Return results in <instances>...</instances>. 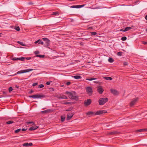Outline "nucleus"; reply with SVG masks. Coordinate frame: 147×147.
<instances>
[{
	"instance_id": "f257e3e1",
	"label": "nucleus",
	"mask_w": 147,
	"mask_h": 147,
	"mask_svg": "<svg viewBox=\"0 0 147 147\" xmlns=\"http://www.w3.org/2000/svg\"><path fill=\"white\" fill-rule=\"evenodd\" d=\"M65 94L68 95L69 98L71 99L77 100L78 99V97L76 95V93L74 92H70L68 91H66Z\"/></svg>"
},
{
	"instance_id": "f03ea898",
	"label": "nucleus",
	"mask_w": 147,
	"mask_h": 147,
	"mask_svg": "<svg viewBox=\"0 0 147 147\" xmlns=\"http://www.w3.org/2000/svg\"><path fill=\"white\" fill-rule=\"evenodd\" d=\"M108 101V99L107 98H101L98 100V103L100 105H103Z\"/></svg>"
},
{
	"instance_id": "7ed1b4c3",
	"label": "nucleus",
	"mask_w": 147,
	"mask_h": 147,
	"mask_svg": "<svg viewBox=\"0 0 147 147\" xmlns=\"http://www.w3.org/2000/svg\"><path fill=\"white\" fill-rule=\"evenodd\" d=\"M42 39L45 42V44H44L45 47H47L49 45L50 41L49 39L46 38H43Z\"/></svg>"
},
{
	"instance_id": "20e7f679",
	"label": "nucleus",
	"mask_w": 147,
	"mask_h": 147,
	"mask_svg": "<svg viewBox=\"0 0 147 147\" xmlns=\"http://www.w3.org/2000/svg\"><path fill=\"white\" fill-rule=\"evenodd\" d=\"M33 69H27L21 70L17 72V74H20L25 73L29 72L30 71L33 70Z\"/></svg>"
},
{
	"instance_id": "39448f33",
	"label": "nucleus",
	"mask_w": 147,
	"mask_h": 147,
	"mask_svg": "<svg viewBox=\"0 0 147 147\" xmlns=\"http://www.w3.org/2000/svg\"><path fill=\"white\" fill-rule=\"evenodd\" d=\"M45 96L43 95L35 94L32 96H29L30 98H41L44 97Z\"/></svg>"
},
{
	"instance_id": "423d86ee",
	"label": "nucleus",
	"mask_w": 147,
	"mask_h": 147,
	"mask_svg": "<svg viewBox=\"0 0 147 147\" xmlns=\"http://www.w3.org/2000/svg\"><path fill=\"white\" fill-rule=\"evenodd\" d=\"M86 90L88 94L89 95H91L92 93V88L90 87H87L86 88Z\"/></svg>"
},
{
	"instance_id": "0eeeda50",
	"label": "nucleus",
	"mask_w": 147,
	"mask_h": 147,
	"mask_svg": "<svg viewBox=\"0 0 147 147\" xmlns=\"http://www.w3.org/2000/svg\"><path fill=\"white\" fill-rule=\"evenodd\" d=\"M107 112V111L105 110L98 111H97L96 112H95V115H99L104 113H106Z\"/></svg>"
},
{
	"instance_id": "6e6552de",
	"label": "nucleus",
	"mask_w": 147,
	"mask_h": 147,
	"mask_svg": "<svg viewBox=\"0 0 147 147\" xmlns=\"http://www.w3.org/2000/svg\"><path fill=\"white\" fill-rule=\"evenodd\" d=\"M138 98L134 99L130 103V106H132L134 105L136 103L137 101L138 100Z\"/></svg>"
},
{
	"instance_id": "1a4fd4ad",
	"label": "nucleus",
	"mask_w": 147,
	"mask_h": 147,
	"mask_svg": "<svg viewBox=\"0 0 147 147\" xmlns=\"http://www.w3.org/2000/svg\"><path fill=\"white\" fill-rule=\"evenodd\" d=\"M91 102V100L90 99H88L87 100H85L84 102V104L85 106H87L89 105Z\"/></svg>"
},
{
	"instance_id": "9d476101",
	"label": "nucleus",
	"mask_w": 147,
	"mask_h": 147,
	"mask_svg": "<svg viewBox=\"0 0 147 147\" xmlns=\"http://www.w3.org/2000/svg\"><path fill=\"white\" fill-rule=\"evenodd\" d=\"M132 28L131 27H127L125 28H123V29H121L120 30V31L123 32H126L130 30Z\"/></svg>"
},
{
	"instance_id": "9b49d317",
	"label": "nucleus",
	"mask_w": 147,
	"mask_h": 147,
	"mask_svg": "<svg viewBox=\"0 0 147 147\" xmlns=\"http://www.w3.org/2000/svg\"><path fill=\"white\" fill-rule=\"evenodd\" d=\"M110 91L111 93L114 95H118L119 94V92L115 89H111Z\"/></svg>"
},
{
	"instance_id": "f8f14e48",
	"label": "nucleus",
	"mask_w": 147,
	"mask_h": 147,
	"mask_svg": "<svg viewBox=\"0 0 147 147\" xmlns=\"http://www.w3.org/2000/svg\"><path fill=\"white\" fill-rule=\"evenodd\" d=\"M57 98L58 99H67V96L61 94L59 96H58Z\"/></svg>"
},
{
	"instance_id": "ddd939ff",
	"label": "nucleus",
	"mask_w": 147,
	"mask_h": 147,
	"mask_svg": "<svg viewBox=\"0 0 147 147\" xmlns=\"http://www.w3.org/2000/svg\"><path fill=\"white\" fill-rule=\"evenodd\" d=\"M74 115V114L73 113H71L68 114L67 115V117L66 119L67 120H69L71 119Z\"/></svg>"
},
{
	"instance_id": "4468645a",
	"label": "nucleus",
	"mask_w": 147,
	"mask_h": 147,
	"mask_svg": "<svg viewBox=\"0 0 147 147\" xmlns=\"http://www.w3.org/2000/svg\"><path fill=\"white\" fill-rule=\"evenodd\" d=\"M38 127V126L36 125H34L30 128L29 129V130L30 131L34 130L37 129Z\"/></svg>"
},
{
	"instance_id": "2eb2a0df",
	"label": "nucleus",
	"mask_w": 147,
	"mask_h": 147,
	"mask_svg": "<svg viewBox=\"0 0 147 147\" xmlns=\"http://www.w3.org/2000/svg\"><path fill=\"white\" fill-rule=\"evenodd\" d=\"M86 115H89V117L91 116L92 115H95V112H93L92 111H89L87 112L86 113Z\"/></svg>"
},
{
	"instance_id": "dca6fc26",
	"label": "nucleus",
	"mask_w": 147,
	"mask_h": 147,
	"mask_svg": "<svg viewBox=\"0 0 147 147\" xmlns=\"http://www.w3.org/2000/svg\"><path fill=\"white\" fill-rule=\"evenodd\" d=\"M32 143H25L23 144V146H32Z\"/></svg>"
},
{
	"instance_id": "f3484780",
	"label": "nucleus",
	"mask_w": 147,
	"mask_h": 147,
	"mask_svg": "<svg viewBox=\"0 0 147 147\" xmlns=\"http://www.w3.org/2000/svg\"><path fill=\"white\" fill-rule=\"evenodd\" d=\"M103 91V89L101 87H99L98 89V91L100 94H102Z\"/></svg>"
},
{
	"instance_id": "a211bd4d",
	"label": "nucleus",
	"mask_w": 147,
	"mask_h": 147,
	"mask_svg": "<svg viewBox=\"0 0 147 147\" xmlns=\"http://www.w3.org/2000/svg\"><path fill=\"white\" fill-rule=\"evenodd\" d=\"M34 43H38V44H41L42 45H43V42L40 39H39L38 40L34 42Z\"/></svg>"
},
{
	"instance_id": "6ab92c4d",
	"label": "nucleus",
	"mask_w": 147,
	"mask_h": 147,
	"mask_svg": "<svg viewBox=\"0 0 147 147\" xmlns=\"http://www.w3.org/2000/svg\"><path fill=\"white\" fill-rule=\"evenodd\" d=\"M136 131L137 132H140L142 131L147 132V128L139 129L137 130Z\"/></svg>"
},
{
	"instance_id": "aec40b11",
	"label": "nucleus",
	"mask_w": 147,
	"mask_h": 147,
	"mask_svg": "<svg viewBox=\"0 0 147 147\" xmlns=\"http://www.w3.org/2000/svg\"><path fill=\"white\" fill-rule=\"evenodd\" d=\"M72 77L76 79H81L82 77L80 76L76 75L72 76Z\"/></svg>"
},
{
	"instance_id": "412c9836",
	"label": "nucleus",
	"mask_w": 147,
	"mask_h": 147,
	"mask_svg": "<svg viewBox=\"0 0 147 147\" xmlns=\"http://www.w3.org/2000/svg\"><path fill=\"white\" fill-rule=\"evenodd\" d=\"M51 111V109H47V110H45L42 111V113H49V112H50Z\"/></svg>"
},
{
	"instance_id": "4be33fe9",
	"label": "nucleus",
	"mask_w": 147,
	"mask_h": 147,
	"mask_svg": "<svg viewBox=\"0 0 147 147\" xmlns=\"http://www.w3.org/2000/svg\"><path fill=\"white\" fill-rule=\"evenodd\" d=\"M104 79L107 80H111L112 78L111 77H104Z\"/></svg>"
},
{
	"instance_id": "5701e85b",
	"label": "nucleus",
	"mask_w": 147,
	"mask_h": 147,
	"mask_svg": "<svg viewBox=\"0 0 147 147\" xmlns=\"http://www.w3.org/2000/svg\"><path fill=\"white\" fill-rule=\"evenodd\" d=\"M108 61L110 63H112V62H113V61H114L113 59V58H110V57Z\"/></svg>"
},
{
	"instance_id": "b1692460",
	"label": "nucleus",
	"mask_w": 147,
	"mask_h": 147,
	"mask_svg": "<svg viewBox=\"0 0 147 147\" xmlns=\"http://www.w3.org/2000/svg\"><path fill=\"white\" fill-rule=\"evenodd\" d=\"M52 15H59V12L57 11V12H54L52 13Z\"/></svg>"
},
{
	"instance_id": "393cba45",
	"label": "nucleus",
	"mask_w": 147,
	"mask_h": 147,
	"mask_svg": "<svg viewBox=\"0 0 147 147\" xmlns=\"http://www.w3.org/2000/svg\"><path fill=\"white\" fill-rule=\"evenodd\" d=\"M25 59V58L24 57H21L20 58H18V60H19L21 61H23L24 59Z\"/></svg>"
},
{
	"instance_id": "a878e982",
	"label": "nucleus",
	"mask_w": 147,
	"mask_h": 147,
	"mask_svg": "<svg viewBox=\"0 0 147 147\" xmlns=\"http://www.w3.org/2000/svg\"><path fill=\"white\" fill-rule=\"evenodd\" d=\"M26 123L28 125L30 124H32V125H34L35 124V123L32 121L27 122Z\"/></svg>"
},
{
	"instance_id": "bb28decb",
	"label": "nucleus",
	"mask_w": 147,
	"mask_h": 147,
	"mask_svg": "<svg viewBox=\"0 0 147 147\" xmlns=\"http://www.w3.org/2000/svg\"><path fill=\"white\" fill-rule=\"evenodd\" d=\"M17 43L18 44H20V45H21L22 46H25V45L24 44L23 42H21L18 41L17 42Z\"/></svg>"
},
{
	"instance_id": "cd10ccee",
	"label": "nucleus",
	"mask_w": 147,
	"mask_h": 147,
	"mask_svg": "<svg viewBox=\"0 0 147 147\" xmlns=\"http://www.w3.org/2000/svg\"><path fill=\"white\" fill-rule=\"evenodd\" d=\"M13 123V121H9L6 123L7 124H10Z\"/></svg>"
},
{
	"instance_id": "c85d7f7f",
	"label": "nucleus",
	"mask_w": 147,
	"mask_h": 147,
	"mask_svg": "<svg viewBox=\"0 0 147 147\" xmlns=\"http://www.w3.org/2000/svg\"><path fill=\"white\" fill-rule=\"evenodd\" d=\"M44 56H45V55H37L36 56V57H39L40 58H43L44 57Z\"/></svg>"
},
{
	"instance_id": "c756f323",
	"label": "nucleus",
	"mask_w": 147,
	"mask_h": 147,
	"mask_svg": "<svg viewBox=\"0 0 147 147\" xmlns=\"http://www.w3.org/2000/svg\"><path fill=\"white\" fill-rule=\"evenodd\" d=\"M14 28L17 31H19L20 30V28L19 26H15Z\"/></svg>"
},
{
	"instance_id": "7c9ffc66",
	"label": "nucleus",
	"mask_w": 147,
	"mask_h": 147,
	"mask_svg": "<svg viewBox=\"0 0 147 147\" xmlns=\"http://www.w3.org/2000/svg\"><path fill=\"white\" fill-rule=\"evenodd\" d=\"M121 39L123 41L127 39V37L126 36H123L121 37Z\"/></svg>"
},
{
	"instance_id": "2f4dec72",
	"label": "nucleus",
	"mask_w": 147,
	"mask_h": 147,
	"mask_svg": "<svg viewBox=\"0 0 147 147\" xmlns=\"http://www.w3.org/2000/svg\"><path fill=\"white\" fill-rule=\"evenodd\" d=\"M97 79L96 78H86V80H89V81H92L93 80H96Z\"/></svg>"
},
{
	"instance_id": "473e14b6",
	"label": "nucleus",
	"mask_w": 147,
	"mask_h": 147,
	"mask_svg": "<svg viewBox=\"0 0 147 147\" xmlns=\"http://www.w3.org/2000/svg\"><path fill=\"white\" fill-rule=\"evenodd\" d=\"M71 8H78V5H73L71 6L70 7Z\"/></svg>"
},
{
	"instance_id": "72a5a7b5",
	"label": "nucleus",
	"mask_w": 147,
	"mask_h": 147,
	"mask_svg": "<svg viewBox=\"0 0 147 147\" xmlns=\"http://www.w3.org/2000/svg\"><path fill=\"white\" fill-rule=\"evenodd\" d=\"M90 33L91 34L92 36L95 35L97 34L96 32H90Z\"/></svg>"
},
{
	"instance_id": "f704fd0d",
	"label": "nucleus",
	"mask_w": 147,
	"mask_h": 147,
	"mask_svg": "<svg viewBox=\"0 0 147 147\" xmlns=\"http://www.w3.org/2000/svg\"><path fill=\"white\" fill-rule=\"evenodd\" d=\"M44 87V85L42 84H41L38 85V88H42Z\"/></svg>"
},
{
	"instance_id": "c9c22d12",
	"label": "nucleus",
	"mask_w": 147,
	"mask_h": 147,
	"mask_svg": "<svg viewBox=\"0 0 147 147\" xmlns=\"http://www.w3.org/2000/svg\"><path fill=\"white\" fill-rule=\"evenodd\" d=\"M65 117L63 116H61V121L63 122L65 120Z\"/></svg>"
},
{
	"instance_id": "e433bc0d",
	"label": "nucleus",
	"mask_w": 147,
	"mask_h": 147,
	"mask_svg": "<svg viewBox=\"0 0 147 147\" xmlns=\"http://www.w3.org/2000/svg\"><path fill=\"white\" fill-rule=\"evenodd\" d=\"M117 55L119 56H121L122 54V52H119L117 53Z\"/></svg>"
},
{
	"instance_id": "4c0bfd02",
	"label": "nucleus",
	"mask_w": 147,
	"mask_h": 147,
	"mask_svg": "<svg viewBox=\"0 0 147 147\" xmlns=\"http://www.w3.org/2000/svg\"><path fill=\"white\" fill-rule=\"evenodd\" d=\"M21 130L20 129H19L17 130H16L15 131V133H18L20 132V131Z\"/></svg>"
},
{
	"instance_id": "58836bf2",
	"label": "nucleus",
	"mask_w": 147,
	"mask_h": 147,
	"mask_svg": "<svg viewBox=\"0 0 147 147\" xmlns=\"http://www.w3.org/2000/svg\"><path fill=\"white\" fill-rule=\"evenodd\" d=\"M13 90V88L11 87H10L9 88V91L10 92Z\"/></svg>"
},
{
	"instance_id": "ea45409f",
	"label": "nucleus",
	"mask_w": 147,
	"mask_h": 147,
	"mask_svg": "<svg viewBox=\"0 0 147 147\" xmlns=\"http://www.w3.org/2000/svg\"><path fill=\"white\" fill-rule=\"evenodd\" d=\"M72 103L71 102H65L63 103L65 105H67V104H71Z\"/></svg>"
},
{
	"instance_id": "a19ab883",
	"label": "nucleus",
	"mask_w": 147,
	"mask_h": 147,
	"mask_svg": "<svg viewBox=\"0 0 147 147\" xmlns=\"http://www.w3.org/2000/svg\"><path fill=\"white\" fill-rule=\"evenodd\" d=\"M84 6V5H78V8H80L83 7Z\"/></svg>"
},
{
	"instance_id": "79ce46f5",
	"label": "nucleus",
	"mask_w": 147,
	"mask_h": 147,
	"mask_svg": "<svg viewBox=\"0 0 147 147\" xmlns=\"http://www.w3.org/2000/svg\"><path fill=\"white\" fill-rule=\"evenodd\" d=\"M38 85V83H34L32 85V86H34L37 85Z\"/></svg>"
},
{
	"instance_id": "37998d69",
	"label": "nucleus",
	"mask_w": 147,
	"mask_h": 147,
	"mask_svg": "<svg viewBox=\"0 0 147 147\" xmlns=\"http://www.w3.org/2000/svg\"><path fill=\"white\" fill-rule=\"evenodd\" d=\"M18 59V58L14 57L12 59L13 61L18 60V59Z\"/></svg>"
},
{
	"instance_id": "c03bdc74",
	"label": "nucleus",
	"mask_w": 147,
	"mask_h": 147,
	"mask_svg": "<svg viewBox=\"0 0 147 147\" xmlns=\"http://www.w3.org/2000/svg\"><path fill=\"white\" fill-rule=\"evenodd\" d=\"M118 133L117 131H113L112 132H111V134H117Z\"/></svg>"
},
{
	"instance_id": "a18cd8bd",
	"label": "nucleus",
	"mask_w": 147,
	"mask_h": 147,
	"mask_svg": "<svg viewBox=\"0 0 147 147\" xmlns=\"http://www.w3.org/2000/svg\"><path fill=\"white\" fill-rule=\"evenodd\" d=\"M70 84H71V82H67L66 83V84L67 86H68V85H69Z\"/></svg>"
},
{
	"instance_id": "49530a36",
	"label": "nucleus",
	"mask_w": 147,
	"mask_h": 147,
	"mask_svg": "<svg viewBox=\"0 0 147 147\" xmlns=\"http://www.w3.org/2000/svg\"><path fill=\"white\" fill-rule=\"evenodd\" d=\"M25 59H26L27 60H30L31 59V57H25Z\"/></svg>"
},
{
	"instance_id": "de8ad7c7",
	"label": "nucleus",
	"mask_w": 147,
	"mask_h": 147,
	"mask_svg": "<svg viewBox=\"0 0 147 147\" xmlns=\"http://www.w3.org/2000/svg\"><path fill=\"white\" fill-rule=\"evenodd\" d=\"M34 53L35 55H37L39 53V52L38 51H35Z\"/></svg>"
},
{
	"instance_id": "09e8293b",
	"label": "nucleus",
	"mask_w": 147,
	"mask_h": 147,
	"mask_svg": "<svg viewBox=\"0 0 147 147\" xmlns=\"http://www.w3.org/2000/svg\"><path fill=\"white\" fill-rule=\"evenodd\" d=\"M127 63L126 62H124L123 63V65H127Z\"/></svg>"
},
{
	"instance_id": "8fccbe9b",
	"label": "nucleus",
	"mask_w": 147,
	"mask_h": 147,
	"mask_svg": "<svg viewBox=\"0 0 147 147\" xmlns=\"http://www.w3.org/2000/svg\"><path fill=\"white\" fill-rule=\"evenodd\" d=\"M50 82H46V84L47 85H50Z\"/></svg>"
},
{
	"instance_id": "3c124183",
	"label": "nucleus",
	"mask_w": 147,
	"mask_h": 147,
	"mask_svg": "<svg viewBox=\"0 0 147 147\" xmlns=\"http://www.w3.org/2000/svg\"><path fill=\"white\" fill-rule=\"evenodd\" d=\"M143 44L144 45L147 44V42H143Z\"/></svg>"
},
{
	"instance_id": "603ef678",
	"label": "nucleus",
	"mask_w": 147,
	"mask_h": 147,
	"mask_svg": "<svg viewBox=\"0 0 147 147\" xmlns=\"http://www.w3.org/2000/svg\"><path fill=\"white\" fill-rule=\"evenodd\" d=\"M26 130H27V129H25V128H23V129H22V131H26Z\"/></svg>"
},
{
	"instance_id": "864d4df0",
	"label": "nucleus",
	"mask_w": 147,
	"mask_h": 147,
	"mask_svg": "<svg viewBox=\"0 0 147 147\" xmlns=\"http://www.w3.org/2000/svg\"><path fill=\"white\" fill-rule=\"evenodd\" d=\"M33 91L32 90H31L30 92L29 93H31L33 92Z\"/></svg>"
},
{
	"instance_id": "5fc2aeb1",
	"label": "nucleus",
	"mask_w": 147,
	"mask_h": 147,
	"mask_svg": "<svg viewBox=\"0 0 147 147\" xmlns=\"http://www.w3.org/2000/svg\"><path fill=\"white\" fill-rule=\"evenodd\" d=\"M145 18L147 20V15L145 16Z\"/></svg>"
},
{
	"instance_id": "6e6d98bb",
	"label": "nucleus",
	"mask_w": 147,
	"mask_h": 147,
	"mask_svg": "<svg viewBox=\"0 0 147 147\" xmlns=\"http://www.w3.org/2000/svg\"><path fill=\"white\" fill-rule=\"evenodd\" d=\"M99 82H98V81H94V83H98Z\"/></svg>"
},
{
	"instance_id": "4d7b16f0",
	"label": "nucleus",
	"mask_w": 147,
	"mask_h": 147,
	"mask_svg": "<svg viewBox=\"0 0 147 147\" xmlns=\"http://www.w3.org/2000/svg\"><path fill=\"white\" fill-rule=\"evenodd\" d=\"M138 3V1H136L135 2V3L136 4H137Z\"/></svg>"
},
{
	"instance_id": "13d9d810",
	"label": "nucleus",
	"mask_w": 147,
	"mask_h": 147,
	"mask_svg": "<svg viewBox=\"0 0 147 147\" xmlns=\"http://www.w3.org/2000/svg\"><path fill=\"white\" fill-rule=\"evenodd\" d=\"M69 1H75L76 0H69Z\"/></svg>"
},
{
	"instance_id": "bf43d9fd",
	"label": "nucleus",
	"mask_w": 147,
	"mask_h": 147,
	"mask_svg": "<svg viewBox=\"0 0 147 147\" xmlns=\"http://www.w3.org/2000/svg\"><path fill=\"white\" fill-rule=\"evenodd\" d=\"M2 34V33H0V37L1 36V34Z\"/></svg>"
},
{
	"instance_id": "052dcab7",
	"label": "nucleus",
	"mask_w": 147,
	"mask_h": 147,
	"mask_svg": "<svg viewBox=\"0 0 147 147\" xmlns=\"http://www.w3.org/2000/svg\"><path fill=\"white\" fill-rule=\"evenodd\" d=\"M89 29H92V28L91 27H90L89 28Z\"/></svg>"
},
{
	"instance_id": "680f3d73",
	"label": "nucleus",
	"mask_w": 147,
	"mask_h": 147,
	"mask_svg": "<svg viewBox=\"0 0 147 147\" xmlns=\"http://www.w3.org/2000/svg\"><path fill=\"white\" fill-rule=\"evenodd\" d=\"M69 111V110H68V109H67V110H66V111Z\"/></svg>"
},
{
	"instance_id": "e2e57ef3",
	"label": "nucleus",
	"mask_w": 147,
	"mask_h": 147,
	"mask_svg": "<svg viewBox=\"0 0 147 147\" xmlns=\"http://www.w3.org/2000/svg\"><path fill=\"white\" fill-rule=\"evenodd\" d=\"M16 87H17V88H18V86H16Z\"/></svg>"
},
{
	"instance_id": "0e129e2a",
	"label": "nucleus",
	"mask_w": 147,
	"mask_h": 147,
	"mask_svg": "<svg viewBox=\"0 0 147 147\" xmlns=\"http://www.w3.org/2000/svg\"><path fill=\"white\" fill-rule=\"evenodd\" d=\"M3 93H4L5 92H3Z\"/></svg>"
},
{
	"instance_id": "69168bd1",
	"label": "nucleus",
	"mask_w": 147,
	"mask_h": 147,
	"mask_svg": "<svg viewBox=\"0 0 147 147\" xmlns=\"http://www.w3.org/2000/svg\"><path fill=\"white\" fill-rule=\"evenodd\" d=\"M146 31H147V29H146Z\"/></svg>"
}]
</instances>
